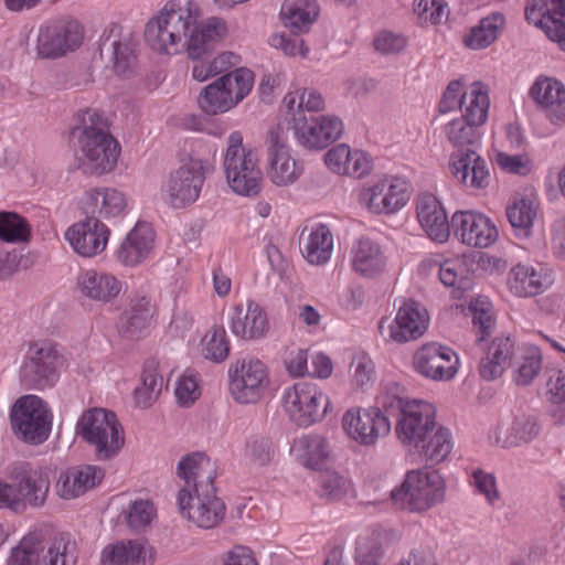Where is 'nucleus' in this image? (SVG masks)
<instances>
[{
    "label": "nucleus",
    "instance_id": "obj_33",
    "mask_svg": "<svg viewBox=\"0 0 565 565\" xmlns=\"http://www.w3.org/2000/svg\"><path fill=\"white\" fill-rule=\"evenodd\" d=\"M515 341L510 335L495 337L488 348L487 356L482 359L479 374L486 381L500 377L511 364L514 355Z\"/></svg>",
    "mask_w": 565,
    "mask_h": 565
},
{
    "label": "nucleus",
    "instance_id": "obj_29",
    "mask_svg": "<svg viewBox=\"0 0 565 565\" xmlns=\"http://www.w3.org/2000/svg\"><path fill=\"white\" fill-rule=\"evenodd\" d=\"M104 478L100 467L86 465L62 473L56 483L57 494L62 499H75L93 489Z\"/></svg>",
    "mask_w": 565,
    "mask_h": 565
},
{
    "label": "nucleus",
    "instance_id": "obj_32",
    "mask_svg": "<svg viewBox=\"0 0 565 565\" xmlns=\"http://www.w3.org/2000/svg\"><path fill=\"white\" fill-rule=\"evenodd\" d=\"M299 245L302 255L310 264L323 265L331 256L333 237L330 228L319 223L302 230Z\"/></svg>",
    "mask_w": 565,
    "mask_h": 565
},
{
    "label": "nucleus",
    "instance_id": "obj_58",
    "mask_svg": "<svg viewBox=\"0 0 565 565\" xmlns=\"http://www.w3.org/2000/svg\"><path fill=\"white\" fill-rule=\"evenodd\" d=\"M200 395L199 385L193 374H184L177 382L175 397L182 406H189Z\"/></svg>",
    "mask_w": 565,
    "mask_h": 565
},
{
    "label": "nucleus",
    "instance_id": "obj_44",
    "mask_svg": "<svg viewBox=\"0 0 565 565\" xmlns=\"http://www.w3.org/2000/svg\"><path fill=\"white\" fill-rule=\"evenodd\" d=\"M32 230L29 221L15 212H0V241L11 244L29 243Z\"/></svg>",
    "mask_w": 565,
    "mask_h": 565
},
{
    "label": "nucleus",
    "instance_id": "obj_64",
    "mask_svg": "<svg viewBox=\"0 0 565 565\" xmlns=\"http://www.w3.org/2000/svg\"><path fill=\"white\" fill-rule=\"evenodd\" d=\"M511 433L514 438L512 443H529L539 435L540 425L535 418H518L513 422Z\"/></svg>",
    "mask_w": 565,
    "mask_h": 565
},
{
    "label": "nucleus",
    "instance_id": "obj_24",
    "mask_svg": "<svg viewBox=\"0 0 565 565\" xmlns=\"http://www.w3.org/2000/svg\"><path fill=\"white\" fill-rule=\"evenodd\" d=\"M109 234L104 222L85 218L72 225L65 237L78 255L94 257L106 248Z\"/></svg>",
    "mask_w": 565,
    "mask_h": 565
},
{
    "label": "nucleus",
    "instance_id": "obj_31",
    "mask_svg": "<svg viewBox=\"0 0 565 565\" xmlns=\"http://www.w3.org/2000/svg\"><path fill=\"white\" fill-rule=\"evenodd\" d=\"M77 286L84 297L103 303L113 301L121 291V282L114 275L95 269L81 273Z\"/></svg>",
    "mask_w": 565,
    "mask_h": 565
},
{
    "label": "nucleus",
    "instance_id": "obj_28",
    "mask_svg": "<svg viewBox=\"0 0 565 565\" xmlns=\"http://www.w3.org/2000/svg\"><path fill=\"white\" fill-rule=\"evenodd\" d=\"M553 282L552 275L524 264H518L509 273L508 285L518 297H533L544 292Z\"/></svg>",
    "mask_w": 565,
    "mask_h": 565
},
{
    "label": "nucleus",
    "instance_id": "obj_26",
    "mask_svg": "<svg viewBox=\"0 0 565 565\" xmlns=\"http://www.w3.org/2000/svg\"><path fill=\"white\" fill-rule=\"evenodd\" d=\"M228 323L233 334L243 340L260 339L269 329L266 313L254 301H248L246 309L235 306Z\"/></svg>",
    "mask_w": 565,
    "mask_h": 565
},
{
    "label": "nucleus",
    "instance_id": "obj_11",
    "mask_svg": "<svg viewBox=\"0 0 565 565\" xmlns=\"http://www.w3.org/2000/svg\"><path fill=\"white\" fill-rule=\"evenodd\" d=\"M84 40L81 23L70 17L47 21L39 28L36 53L42 58L55 60L77 50Z\"/></svg>",
    "mask_w": 565,
    "mask_h": 565
},
{
    "label": "nucleus",
    "instance_id": "obj_47",
    "mask_svg": "<svg viewBox=\"0 0 565 565\" xmlns=\"http://www.w3.org/2000/svg\"><path fill=\"white\" fill-rule=\"evenodd\" d=\"M244 455L250 465L265 467L270 463L275 456L274 443L268 435L252 434L245 440Z\"/></svg>",
    "mask_w": 565,
    "mask_h": 565
},
{
    "label": "nucleus",
    "instance_id": "obj_27",
    "mask_svg": "<svg viewBox=\"0 0 565 565\" xmlns=\"http://www.w3.org/2000/svg\"><path fill=\"white\" fill-rule=\"evenodd\" d=\"M416 210L418 222L427 235L435 242H446L451 222L440 202L433 194H423L418 198Z\"/></svg>",
    "mask_w": 565,
    "mask_h": 565
},
{
    "label": "nucleus",
    "instance_id": "obj_16",
    "mask_svg": "<svg viewBox=\"0 0 565 565\" xmlns=\"http://www.w3.org/2000/svg\"><path fill=\"white\" fill-rule=\"evenodd\" d=\"M292 129L300 146L309 150H320L342 135L343 124L335 116H302L299 111Z\"/></svg>",
    "mask_w": 565,
    "mask_h": 565
},
{
    "label": "nucleus",
    "instance_id": "obj_9",
    "mask_svg": "<svg viewBox=\"0 0 565 565\" xmlns=\"http://www.w3.org/2000/svg\"><path fill=\"white\" fill-rule=\"evenodd\" d=\"M444 481L437 471L413 470L406 475L399 488L392 491L391 498L399 509L424 511L443 501Z\"/></svg>",
    "mask_w": 565,
    "mask_h": 565
},
{
    "label": "nucleus",
    "instance_id": "obj_3",
    "mask_svg": "<svg viewBox=\"0 0 565 565\" xmlns=\"http://www.w3.org/2000/svg\"><path fill=\"white\" fill-rule=\"evenodd\" d=\"M10 483L0 480V508L21 513L30 508L45 504L51 481L49 473L33 468L28 462L10 469Z\"/></svg>",
    "mask_w": 565,
    "mask_h": 565
},
{
    "label": "nucleus",
    "instance_id": "obj_52",
    "mask_svg": "<svg viewBox=\"0 0 565 565\" xmlns=\"http://www.w3.org/2000/svg\"><path fill=\"white\" fill-rule=\"evenodd\" d=\"M542 370V356L539 348H526L516 362L515 382L519 385L530 384Z\"/></svg>",
    "mask_w": 565,
    "mask_h": 565
},
{
    "label": "nucleus",
    "instance_id": "obj_61",
    "mask_svg": "<svg viewBox=\"0 0 565 565\" xmlns=\"http://www.w3.org/2000/svg\"><path fill=\"white\" fill-rule=\"evenodd\" d=\"M380 183H385V186H383V200L386 202L383 206H386L387 214L396 212L406 204L407 195L401 184L392 183L388 180H382Z\"/></svg>",
    "mask_w": 565,
    "mask_h": 565
},
{
    "label": "nucleus",
    "instance_id": "obj_46",
    "mask_svg": "<svg viewBox=\"0 0 565 565\" xmlns=\"http://www.w3.org/2000/svg\"><path fill=\"white\" fill-rule=\"evenodd\" d=\"M508 220L519 237H529L532 233L536 210L529 199H521L507 207Z\"/></svg>",
    "mask_w": 565,
    "mask_h": 565
},
{
    "label": "nucleus",
    "instance_id": "obj_13",
    "mask_svg": "<svg viewBox=\"0 0 565 565\" xmlns=\"http://www.w3.org/2000/svg\"><path fill=\"white\" fill-rule=\"evenodd\" d=\"M330 402L326 394L310 383H297L284 394V406L290 418L302 427L321 420L328 412Z\"/></svg>",
    "mask_w": 565,
    "mask_h": 565
},
{
    "label": "nucleus",
    "instance_id": "obj_57",
    "mask_svg": "<svg viewBox=\"0 0 565 565\" xmlns=\"http://www.w3.org/2000/svg\"><path fill=\"white\" fill-rule=\"evenodd\" d=\"M497 163L503 171L519 175H527L532 170V161L527 157L520 154L511 156L499 152L497 154Z\"/></svg>",
    "mask_w": 565,
    "mask_h": 565
},
{
    "label": "nucleus",
    "instance_id": "obj_20",
    "mask_svg": "<svg viewBox=\"0 0 565 565\" xmlns=\"http://www.w3.org/2000/svg\"><path fill=\"white\" fill-rule=\"evenodd\" d=\"M343 427L348 435L363 446H373L379 438L391 431V420L377 408H363L356 413L348 411L343 416Z\"/></svg>",
    "mask_w": 565,
    "mask_h": 565
},
{
    "label": "nucleus",
    "instance_id": "obj_56",
    "mask_svg": "<svg viewBox=\"0 0 565 565\" xmlns=\"http://www.w3.org/2000/svg\"><path fill=\"white\" fill-rule=\"evenodd\" d=\"M79 130V136L111 135L109 132L108 119L96 109H88L84 114Z\"/></svg>",
    "mask_w": 565,
    "mask_h": 565
},
{
    "label": "nucleus",
    "instance_id": "obj_30",
    "mask_svg": "<svg viewBox=\"0 0 565 565\" xmlns=\"http://www.w3.org/2000/svg\"><path fill=\"white\" fill-rule=\"evenodd\" d=\"M531 97L545 109L553 124L565 120V87L552 78H539L530 90Z\"/></svg>",
    "mask_w": 565,
    "mask_h": 565
},
{
    "label": "nucleus",
    "instance_id": "obj_1",
    "mask_svg": "<svg viewBox=\"0 0 565 565\" xmlns=\"http://www.w3.org/2000/svg\"><path fill=\"white\" fill-rule=\"evenodd\" d=\"M201 9L194 0H169L145 28L147 44L160 54L186 52L191 60L211 54L226 32L225 23L212 18L200 22Z\"/></svg>",
    "mask_w": 565,
    "mask_h": 565
},
{
    "label": "nucleus",
    "instance_id": "obj_37",
    "mask_svg": "<svg viewBox=\"0 0 565 565\" xmlns=\"http://www.w3.org/2000/svg\"><path fill=\"white\" fill-rule=\"evenodd\" d=\"M524 13L529 23L541 28L553 41L554 36L547 28L552 29V25L559 24L561 20L557 17L565 18V0H551V7L545 0H530Z\"/></svg>",
    "mask_w": 565,
    "mask_h": 565
},
{
    "label": "nucleus",
    "instance_id": "obj_23",
    "mask_svg": "<svg viewBox=\"0 0 565 565\" xmlns=\"http://www.w3.org/2000/svg\"><path fill=\"white\" fill-rule=\"evenodd\" d=\"M435 427V413L430 405L414 399L396 420L395 431L403 445L416 447Z\"/></svg>",
    "mask_w": 565,
    "mask_h": 565
},
{
    "label": "nucleus",
    "instance_id": "obj_18",
    "mask_svg": "<svg viewBox=\"0 0 565 565\" xmlns=\"http://www.w3.org/2000/svg\"><path fill=\"white\" fill-rule=\"evenodd\" d=\"M459 359L449 347L426 343L413 355V366L422 376L434 381L451 380L458 372Z\"/></svg>",
    "mask_w": 565,
    "mask_h": 565
},
{
    "label": "nucleus",
    "instance_id": "obj_15",
    "mask_svg": "<svg viewBox=\"0 0 565 565\" xmlns=\"http://www.w3.org/2000/svg\"><path fill=\"white\" fill-rule=\"evenodd\" d=\"M428 313L419 302L406 300L399 307L393 321L382 319L379 326L383 337L397 343H405L420 338L428 328Z\"/></svg>",
    "mask_w": 565,
    "mask_h": 565
},
{
    "label": "nucleus",
    "instance_id": "obj_39",
    "mask_svg": "<svg viewBox=\"0 0 565 565\" xmlns=\"http://www.w3.org/2000/svg\"><path fill=\"white\" fill-rule=\"evenodd\" d=\"M143 545L134 540L108 544L102 552V565H146Z\"/></svg>",
    "mask_w": 565,
    "mask_h": 565
},
{
    "label": "nucleus",
    "instance_id": "obj_45",
    "mask_svg": "<svg viewBox=\"0 0 565 565\" xmlns=\"http://www.w3.org/2000/svg\"><path fill=\"white\" fill-rule=\"evenodd\" d=\"M447 138L459 150H476L480 145L478 126L469 124L461 118L452 119L447 125Z\"/></svg>",
    "mask_w": 565,
    "mask_h": 565
},
{
    "label": "nucleus",
    "instance_id": "obj_22",
    "mask_svg": "<svg viewBox=\"0 0 565 565\" xmlns=\"http://www.w3.org/2000/svg\"><path fill=\"white\" fill-rule=\"evenodd\" d=\"M449 167L452 177L465 188L483 190L491 183L490 166L477 150L454 151Z\"/></svg>",
    "mask_w": 565,
    "mask_h": 565
},
{
    "label": "nucleus",
    "instance_id": "obj_21",
    "mask_svg": "<svg viewBox=\"0 0 565 565\" xmlns=\"http://www.w3.org/2000/svg\"><path fill=\"white\" fill-rule=\"evenodd\" d=\"M451 226L460 241L472 247L487 248L498 238V230L491 220L481 213L457 211L451 217Z\"/></svg>",
    "mask_w": 565,
    "mask_h": 565
},
{
    "label": "nucleus",
    "instance_id": "obj_54",
    "mask_svg": "<svg viewBox=\"0 0 565 565\" xmlns=\"http://www.w3.org/2000/svg\"><path fill=\"white\" fill-rule=\"evenodd\" d=\"M156 514L157 510L152 502L148 500H137L129 507L127 522L130 529L139 532L151 524Z\"/></svg>",
    "mask_w": 565,
    "mask_h": 565
},
{
    "label": "nucleus",
    "instance_id": "obj_36",
    "mask_svg": "<svg viewBox=\"0 0 565 565\" xmlns=\"http://www.w3.org/2000/svg\"><path fill=\"white\" fill-rule=\"evenodd\" d=\"M415 448L426 468H433L444 462L450 455L452 449L451 434L443 426L435 427L434 431L424 438V443H419Z\"/></svg>",
    "mask_w": 565,
    "mask_h": 565
},
{
    "label": "nucleus",
    "instance_id": "obj_17",
    "mask_svg": "<svg viewBox=\"0 0 565 565\" xmlns=\"http://www.w3.org/2000/svg\"><path fill=\"white\" fill-rule=\"evenodd\" d=\"M230 391L241 404L256 403L267 385V372L263 362L249 360L236 362L228 370Z\"/></svg>",
    "mask_w": 565,
    "mask_h": 565
},
{
    "label": "nucleus",
    "instance_id": "obj_4",
    "mask_svg": "<svg viewBox=\"0 0 565 565\" xmlns=\"http://www.w3.org/2000/svg\"><path fill=\"white\" fill-rule=\"evenodd\" d=\"M76 434L95 448L98 460L114 458L125 444L122 427L116 414L104 408L85 411L76 424Z\"/></svg>",
    "mask_w": 565,
    "mask_h": 565
},
{
    "label": "nucleus",
    "instance_id": "obj_59",
    "mask_svg": "<svg viewBox=\"0 0 565 565\" xmlns=\"http://www.w3.org/2000/svg\"><path fill=\"white\" fill-rule=\"evenodd\" d=\"M102 194L100 202L105 205L106 218L119 215L126 207V199L121 192L111 188H96Z\"/></svg>",
    "mask_w": 565,
    "mask_h": 565
},
{
    "label": "nucleus",
    "instance_id": "obj_50",
    "mask_svg": "<svg viewBox=\"0 0 565 565\" xmlns=\"http://www.w3.org/2000/svg\"><path fill=\"white\" fill-rule=\"evenodd\" d=\"M296 446L303 452V465L317 469L323 459L329 456V445L320 435H306L296 441Z\"/></svg>",
    "mask_w": 565,
    "mask_h": 565
},
{
    "label": "nucleus",
    "instance_id": "obj_34",
    "mask_svg": "<svg viewBox=\"0 0 565 565\" xmlns=\"http://www.w3.org/2000/svg\"><path fill=\"white\" fill-rule=\"evenodd\" d=\"M352 268L362 276L374 277L381 274L386 259L381 247L369 238H361L352 246Z\"/></svg>",
    "mask_w": 565,
    "mask_h": 565
},
{
    "label": "nucleus",
    "instance_id": "obj_49",
    "mask_svg": "<svg viewBox=\"0 0 565 565\" xmlns=\"http://www.w3.org/2000/svg\"><path fill=\"white\" fill-rule=\"evenodd\" d=\"M202 353L215 363L225 361L230 354V343L223 326H214L202 340Z\"/></svg>",
    "mask_w": 565,
    "mask_h": 565
},
{
    "label": "nucleus",
    "instance_id": "obj_63",
    "mask_svg": "<svg viewBox=\"0 0 565 565\" xmlns=\"http://www.w3.org/2000/svg\"><path fill=\"white\" fill-rule=\"evenodd\" d=\"M352 151L345 143H340L329 149L324 154V162L334 173L342 174L350 162Z\"/></svg>",
    "mask_w": 565,
    "mask_h": 565
},
{
    "label": "nucleus",
    "instance_id": "obj_12",
    "mask_svg": "<svg viewBox=\"0 0 565 565\" xmlns=\"http://www.w3.org/2000/svg\"><path fill=\"white\" fill-rule=\"evenodd\" d=\"M44 551L42 542L34 535L25 536L12 550L8 565H75V543L66 534L55 537L46 553L40 561V553Z\"/></svg>",
    "mask_w": 565,
    "mask_h": 565
},
{
    "label": "nucleus",
    "instance_id": "obj_53",
    "mask_svg": "<svg viewBox=\"0 0 565 565\" xmlns=\"http://www.w3.org/2000/svg\"><path fill=\"white\" fill-rule=\"evenodd\" d=\"M111 60L113 67L118 75L129 76L132 73L136 55L130 42L113 41Z\"/></svg>",
    "mask_w": 565,
    "mask_h": 565
},
{
    "label": "nucleus",
    "instance_id": "obj_35",
    "mask_svg": "<svg viewBox=\"0 0 565 565\" xmlns=\"http://www.w3.org/2000/svg\"><path fill=\"white\" fill-rule=\"evenodd\" d=\"M280 15L291 33L307 32L319 15V6L316 0H286Z\"/></svg>",
    "mask_w": 565,
    "mask_h": 565
},
{
    "label": "nucleus",
    "instance_id": "obj_2",
    "mask_svg": "<svg viewBox=\"0 0 565 565\" xmlns=\"http://www.w3.org/2000/svg\"><path fill=\"white\" fill-rule=\"evenodd\" d=\"M177 476L184 481L177 497L182 516L201 529L216 527L225 516L226 507L216 495V471L210 458L199 451L183 456Z\"/></svg>",
    "mask_w": 565,
    "mask_h": 565
},
{
    "label": "nucleus",
    "instance_id": "obj_41",
    "mask_svg": "<svg viewBox=\"0 0 565 565\" xmlns=\"http://www.w3.org/2000/svg\"><path fill=\"white\" fill-rule=\"evenodd\" d=\"M504 25V15L500 12L480 20L479 24L471 29L470 34L465 39V44L473 50L486 49L492 44Z\"/></svg>",
    "mask_w": 565,
    "mask_h": 565
},
{
    "label": "nucleus",
    "instance_id": "obj_43",
    "mask_svg": "<svg viewBox=\"0 0 565 565\" xmlns=\"http://www.w3.org/2000/svg\"><path fill=\"white\" fill-rule=\"evenodd\" d=\"M376 403L375 408L385 415L388 420H391V417H395L397 420L414 401L407 399L403 386L397 383H390L379 394Z\"/></svg>",
    "mask_w": 565,
    "mask_h": 565
},
{
    "label": "nucleus",
    "instance_id": "obj_62",
    "mask_svg": "<svg viewBox=\"0 0 565 565\" xmlns=\"http://www.w3.org/2000/svg\"><path fill=\"white\" fill-rule=\"evenodd\" d=\"M406 46V40L402 35L383 31L374 39V47L381 54H397Z\"/></svg>",
    "mask_w": 565,
    "mask_h": 565
},
{
    "label": "nucleus",
    "instance_id": "obj_19",
    "mask_svg": "<svg viewBox=\"0 0 565 565\" xmlns=\"http://www.w3.org/2000/svg\"><path fill=\"white\" fill-rule=\"evenodd\" d=\"M268 177L277 186H287L302 174V166L294 159L285 143L280 129L271 128L267 136Z\"/></svg>",
    "mask_w": 565,
    "mask_h": 565
},
{
    "label": "nucleus",
    "instance_id": "obj_38",
    "mask_svg": "<svg viewBox=\"0 0 565 565\" xmlns=\"http://www.w3.org/2000/svg\"><path fill=\"white\" fill-rule=\"evenodd\" d=\"M489 105L487 89L480 82H476L472 84L470 92L463 93L460 97V118L479 127L487 120Z\"/></svg>",
    "mask_w": 565,
    "mask_h": 565
},
{
    "label": "nucleus",
    "instance_id": "obj_60",
    "mask_svg": "<svg viewBox=\"0 0 565 565\" xmlns=\"http://www.w3.org/2000/svg\"><path fill=\"white\" fill-rule=\"evenodd\" d=\"M100 195L102 194L97 191L96 188L89 189L85 192L81 201L82 210L86 216L85 218L97 222H103V220H107L104 215L106 207L100 202Z\"/></svg>",
    "mask_w": 565,
    "mask_h": 565
},
{
    "label": "nucleus",
    "instance_id": "obj_6",
    "mask_svg": "<svg viewBox=\"0 0 565 565\" xmlns=\"http://www.w3.org/2000/svg\"><path fill=\"white\" fill-rule=\"evenodd\" d=\"M254 73L238 67L205 86L199 95L198 104L207 115L223 114L242 102L252 90Z\"/></svg>",
    "mask_w": 565,
    "mask_h": 565
},
{
    "label": "nucleus",
    "instance_id": "obj_40",
    "mask_svg": "<svg viewBox=\"0 0 565 565\" xmlns=\"http://www.w3.org/2000/svg\"><path fill=\"white\" fill-rule=\"evenodd\" d=\"M151 318L149 300L145 297L132 299L129 308L121 315L119 331L126 338H138L148 328Z\"/></svg>",
    "mask_w": 565,
    "mask_h": 565
},
{
    "label": "nucleus",
    "instance_id": "obj_42",
    "mask_svg": "<svg viewBox=\"0 0 565 565\" xmlns=\"http://www.w3.org/2000/svg\"><path fill=\"white\" fill-rule=\"evenodd\" d=\"M163 380L158 374V363L148 361L141 374V386L134 392L136 404L147 408L158 398L162 391Z\"/></svg>",
    "mask_w": 565,
    "mask_h": 565
},
{
    "label": "nucleus",
    "instance_id": "obj_7",
    "mask_svg": "<svg viewBox=\"0 0 565 565\" xmlns=\"http://www.w3.org/2000/svg\"><path fill=\"white\" fill-rule=\"evenodd\" d=\"M207 162L193 151L181 154L180 166L162 186L163 200L174 209L194 203L205 182Z\"/></svg>",
    "mask_w": 565,
    "mask_h": 565
},
{
    "label": "nucleus",
    "instance_id": "obj_51",
    "mask_svg": "<svg viewBox=\"0 0 565 565\" xmlns=\"http://www.w3.org/2000/svg\"><path fill=\"white\" fill-rule=\"evenodd\" d=\"M318 483L319 497L330 502L341 500L350 488V482L345 477L330 470L319 475Z\"/></svg>",
    "mask_w": 565,
    "mask_h": 565
},
{
    "label": "nucleus",
    "instance_id": "obj_48",
    "mask_svg": "<svg viewBox=\"0 0 565 565\" xmlns=\"http://www.w3.org/2000/svg\"><path fill=\"white\" fill-rule=\"evenodd\" d=\"M439 279L445 286L460 291L470 289L472 285L466 262L460 258L446 259L441 263L439 265Z\"/></svg>",
    "mask_w": 565,
    "mask_h": 565
},
{
    "label": "nucleus",
    "instance_id": "obj_10",
    "mask_svg": "<svg viewBox=\"0 0 565 565\" xmlns=\"http://www.w3.org/2000/svg\"><path fill=\"white\" fill-rule=\"evenodd\" d=\"M62 356L56 344L51 341H36L30 344L20 376L25 386L44 390L55 385L60 377Z\"/></svg>",
    "mask_w": 565,
    "mask_h": 565
},
{
    "label": "nucleus",
    "instance_id": "obj_25",
    "mask_svg": "<svg viewBox=\"0 0 565 565\" xmlns=\"http://www.w3.org/2000/svg\"><path fill=\"white\" fill-rule=\"evenodd\" d=\"M156 234L151 224L138 222L116 250V257L124 266H137L146 260L154 246Z\"/></svg>",
    "mask_w": 565,
    "mask_h": 565
},
{
    "label": "nucleus",
    "instance_id": "obj_5",
    "mask_svg": "<svg viewBox=\"0 0 565 565\" xmlns=\"http://www.w3.org/2000/svg\"><path fill=\"white\" fill-rule=\"evenodd\" d=\"M223 166L227 184L233 192L245 196H254L260 192L263 174L258 167V156L243 146V137L238 131H233L227 138Z\"/></svg>",
    "mask_w": 565,
    "mask_h": 565
},
{
    "label": "nucleus",
    "instance_id": "obj_14",
    "mask_svg": "<svg viewBox=\"0 0 565 565\" xmlns=\"http://www.w3.org/2000/svg\"><path fill=\"white\" fill-rule=\"evenodd\" d=\"M78 168L90 175H102L116 167L120 146L113 135L78 136Z\"/></svg>",
    "mask_w": 565,
    "mask_h": 565
},
{
    "label": "nucleus",
    "instance_id": "obj_8",
    "mask_svg": "<svg viewBox=\"0 0 565 565\" xmlns=\"http://www.w3.org/2000/svg\"><path fill=\"white\" fill-rule=\"evenodd\" d=\"M13 434L29 445H41L50 436L52 414L46 403L35 395L21 396L10 413Z\"/></svg>",
    "mask_w": 565,
    "mask_h": 565
},
{
    "label": "nucleus",
    "instance_id": "obj_55",
    "mask_svg": "<svg viewBox=\"0 0 565 565\" xmlns=\"http://www.w3.org/2000/svg\"><path fill=\"white\" fill-rule=\"evenodd\" d=\"M489 302L480 299H475L469 305L472 323L479 329L480 335L477 339L479 342L486 340V338L490 335L494 326L492 316L489 312Z\"/></svg>",
    "mask_w": 565,
    "mask_h": 565
}]
</instances>
